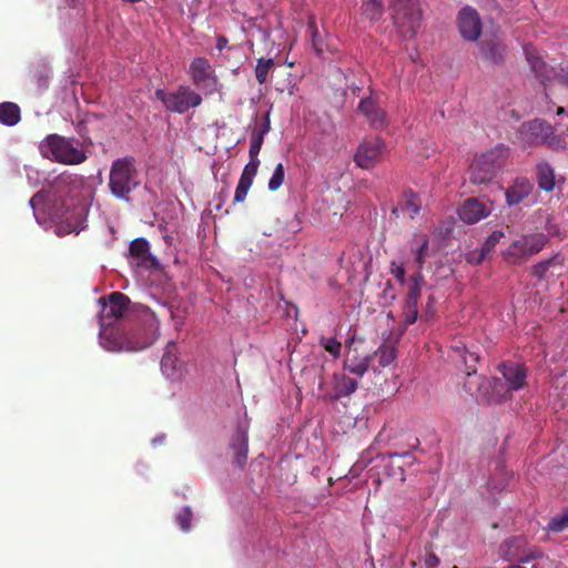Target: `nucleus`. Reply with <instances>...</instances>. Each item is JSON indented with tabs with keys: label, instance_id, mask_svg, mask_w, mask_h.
<instances>
[{
	"label": "nucleus",
	"instance_id": "nucleus-50",
	"mask_svg": "<svg viewBox=\"0 0 568 568\" xmlns=\"http://www.w3.org/2000/svg\"><path fill=\"white\" fill-rule=\"evenodd\" d=\"M557 113H558V114L564 113V108H559Z\"/></svg>",
	"mask_w": 568,
	"mask_h": 568
},
{
	"label": "nucleus",
	"instance_id": "nucleus-5",
	"mask_svg": "<svg viewBox=\"0 0 568 568\" xmlns=\"http://www.w3.org/2000/svg\"><path fill=\"white\" fill-rule=\"evenodd\" d=\"M507 150L495 148L477 156L469 168V180L475 185L490 183L505 165Z\"/></svg>",
	"mask_w": 568,
	"mask_h": 568
},
{
	"label": "nucleus",
	"instance_id": "nucleus-31",
	"mask_svg": "<svg viewBox=\"0 0 568 568\" xmlns=\"http://www.w3.org/2000/svg\"><path fill=\"white\" fill-rule=\"evenodd\" d=\"M307 27L308 30L311 31L313 49L318 58H323L325 50H329V47L324 45V41L321 38V34L316 27L315 19L313 17L310 18Z\"/></svg>",
	"mask_w": 568,
	"mask_h": 568
},
{
	"label": "nucleus",
	"instance_id": "nucleus-17",
	"mask_svg": "<svg viewBox=\"0 0 568 568\" xmlns=\"http://www.w3.org/2000/svg\"><path fill=\"white\" fill-rule=\"evenodd\" d=\"M358 379L349 377L345 373H334L332 376V392L324 394L323 398L327 402H339L344 397H349L356 392Z\"/></svg>",
	"mask_w": 568,
	"mask_h": 568
},
{
	"label": "nucleus",
	"instance_id": "nucleus-14",
	"mask_svg": "<svg viewBox=\"0 0 568 568\" xmlns=\"http://www.w3.org/2000/svg\"><path fill=\"white\" fill-rule=\"evenodd\" d=\"M384 150L385 143L382 139H366L358 145L354 161L364 170L373 169L379 162Z\"/></svg>",
	"mask_w": 568,
	"mask_h": 568
},
{
	"label": "nucleus",
	"instance_id": "nucleus-46",
	"mask_svg": "<svg viewBox=\"0 0 568 568\" xmlns=\"http://www.w3.org/2000/svg\"><path fill=\"white\" fill-rule=\"evenodd\" d=\"M439 565V558L434 554L429 552L425 557V566L427 568H436Z\"/></svg>",
	"mask_w": 568,
	"mask_h": 568
},
{
	"label": "nucleus",
	"instance_id": "nucleus-21",
	"mask_svg": "<svg viewBox=\"0 0 568 568\" xmlns=\"http://www.w3.org/2000/svg\"><path fill=\"white\" fill-rule=\"evenodd\" d=\"M459 219L467 224H475L490 214V209L476 197H469L458 207Z\"/></svg>",
	"mask_w": 568,
	"mask_h": 568
},
{
	"label": "nucleus",
	"instance_id": "nucleus-43",
	"mask_svg": "<svg viewBox=\"0 0 568 568\" xmlns=\"http://www.w3.org/2000/svg\"><path fill=\"white\" fill-rule=\"evenodd\" d=\"M192 517H193V514H192L191 509L189 507H184L176 514L175 520H176V524L180 526V528L183 531H189V529L191 527Z\"/></svg>",
	"mask_w": 568,
	"mask_h": 568
},
{
	"label": "nucleus",
	"instance_id": "nucleus-40",
	"mask_svg": "<svg viewBox=\"0 0 568 568\" xmlns=\"http://www.w3.org/2000/svg\"><path fill=\"white\" fill-rule=\"evenodd\" d=\"M284 178H285V170H284V165L282 163H278L276 166H275V170L268 181V190L274 192V191H277L283 182H284Z\"/></svg>",
	"mask_w": 568,
	"mask_h": 568
},
{
	"label": "nucleus",
	"instance_id": "nucleus-47",
	"mask_svg": "<svg viewBox=\"0 0 568 568\" xmlns=\"http://www.w3.org/2000/svg\"><path fill=\"white\" fill-rule=\"evenodd\" d=\"M558 80L560 83L568 85V67L562 68L558 74Z\"/></svg>",
	"mask_w": 568,
	"mask_h": 568
},
{
	"label": "nucleus",
	"instance_id": "nucleus-9",
	"mask_svg": "<svg viewBox=\"0 0 568 568\" xmlns=\"http://www.w3.org/2000/svg\"><path fill=\"white\" fill-rule=\"evenodd\" d=\"M30 206L36 219L40 220V212L43 219L53 221H68L73 214L69 212L65 200L49 192L39 191L30 199Z\"/></svg>",
	"mask_w": 568,
	"mask_h": 568
},
{
	"label": "nucleus",
	"instance_id": "nucleus-37",
	"mask_svg": "<svg viewBox=\"0 0 568 568\" xmlns=\"http://www.w3.org/2000/svg\"><path fill=\"white\" fill-rule=\"evenodd\" d=\"M428 243H429L428 237L426 235H422V236H419L418 246L416 247V250H414L415 263L417 265V268H419V270H422L424 266L425 257L428 252Z\"/></svg>",
	"mask_w": 568,
	"mask_h": 568
},
{
	"label": "nucleus",
	"instance_id": "nucleus-2",
	"mask_svg": "<svg viewBox=\"0 0 568 568\" xmlns=\"http://www.w3.org/2000/svg\"><path fill=\"white\" fill-rule=\"evenodd\" d=\"M140 184L136 161L126 155L112 162L109 174V189L119 200H129V194Z\"/></svg>",
	"mask_w": 568,
	"mask_h": 568
},
{
	"label": "nucleus",
	"instance_id": "nucleus-18",
	"mask_svg": "<svg viewBox=\"0 0 568 568\" xmlns=\"http://www.w3.org/2000/svg\"><path fill=\"white\" fill-rule=\"evenodd\" d=\"M354 341V336L346 341L347 353L343 363V368L357 377H362L368 371L373 355H359L356 348H352Z\"/></svg>",
	"mask_w": 568,
	"mask_h": 568
},
{
	"label": "nucleus",
	"instance_id": "nucleus-35",
	"mask_svg": "<svg viewBox=\"0 0 568 568\" xmlns=\"http://www.w3.org/2000/svg\"><path fill=\"white\" fill-rule=\"evenodd\" d=\"M374 355L378 356L381 366L386 367L394 362L396 357V351L393 346L382 345L377 351L374 352Z\"/></svg>",
	"mask_w": 568,
	"mask_h": 568
},
{
	"label": "nucleus",
	"instance_id": "nucleus-12",
	"mask_svg": "<svg viewBox=\"0 0 568 568\" xmlns=\"http://www.w3.org/2000/svg\"><path fill=\"white\" fill-rule=\"evenodd\" d=\"M499 556L509 562L530 564L544 557L540 548L530 545L521 536L511 537L499 546Z\"/></svg>",
	"mask_w": 568,
	"mask_h": 568
},
{
	"label": "nucleus",
	"instance_id": "nucleus-45",
	"mask_svg": "<svg viewBox=\"0 0 568 568\" xmlns=\"http://www.w3.org/2000/svg\"><path fill=\"white\" fill-rule=\"evenodd\" d=\"M271 130V121H270V113L267 112L265 115H264V120H263V123L254 129V133L256 134H261V136H265L268 131Z\"/></svg>",
	"mask_w": 568,
	"mask_h": 568
},
{
	"label": "nucleus",
	"instance_id": "nucleus-23",
	"mask_svg": "<svg viewBox=\"0 0 568 568\" xmlns=\"http://www.w3.org/2000/svg\"><path fill=\"white\" fill-rule=\"evenodd\" d=\"M532 191V184L526 178H518L506 189L505 197L509 206L519 204Z\"/></svg>",
	"mask_w": 568,
	"mask_h": 568
},
{
	"label": "nucleus",
	"instance_id": "nucleus-49",
	"mask_svg": "<svg viewBox=\"0 0 568 568\" xmlns=\"http://www.w3.org/2000/svg\"><path fill=\"white\" fill-rule=\"evenodd\" d=\"M547 231H548V234H550V235L558 234V229L556 226H548Z\"/></svg>",
	"mask_w": 568,
	"mask_h": 568
},
{
	"label": "nucleus",
	"instance_id": "nucleus-48",
	"mask_svg": "<svg viewBox=\"0 0 568 568\" xmlns=\"http://www.w3.org/2000/svg\"><path fill=\"white\" fill-rule=\"evenodd\" d=\"M229 40L224 36H219L216 39V49L222 51L226 48Z\"/></svg>",
	"mask_w": 568,
	"mask_h": 568
},
{
	"label": "nucleus",
	"instance_id": "nucleus-39",
	"mask_svg": "<svg viewBox=\"0 0 568 568\" xmlns=\"http://www.w3.org/2000/svg\"><path fill=\"white\" fill-rule=\"evenodd\" d=\"M463 361L465 364V373L467 376H470L473 374H476L477 367L476 364L479 361V355L476 352H470L468 349H465L463 355Z\"/></svg>",
	"mask_w": 568,
	"mask_h": 568
},
{
	"label": "nucleus",
	"instance_id": "nucleus-42",
	"mask_svg": "<svg viewBox=\"0 0 568 568\" xmlns=\"http://www.w3.org/2000/svg\"><path fill=\"white\" fill-rule=\"evenodd\" d=\"M425 285V278L422 274V270L417 268V271L410 276V285L408 287V294L415 293V295L420 296L422 287Z\"/></svg>",
	"mask_w": 568,
	"mask_h": 568
},
{
	"label": "nucleus",
	"instance_id": "nucleus-26",
	"mask_svg": "<svg viewBox=\"0 0 568 568\" xmlns=\"http://www.w3.org/2000/svg\"><path fill=\"white\" fill-rule=\"evenodd\" d=\"M420 296L415 295V293L406 294L402 311V317L404 323V329L414 324L418 318V300Z\"/></svg>",
	"mask_w": 568,
	"mask_h": 568
},
{
	"label": "nucleus",
	"instance_id": "nucleus-6",
	"mask_svg": "<svg viewBox=\"0 0 568 568\" xmlns=\"http://www.w3.org/2000/svg\"><path fill=\"white\" fill-rule=\"evenodd\" d=\"M518 139L525 148L548 144L554 149H565V142L555 135L552 126L539 119L523 123L518 130Z\"/></svg>",
	"mask_w": 568,
	"mask_h": 568
},
{
	"label": "nucleus",
	"instance_id": "nucleus-15",
	"mask_svg": "<svg viewBox=\"0 0 568 568\" xmlns=\"http://www.w3.org/2000/svg\"><path fill=\"white\" fill-rule=\"evenodd\" d=\"M457 28L463 39L475 42L481 34V19L476 9L466 6L457 14Z\"/></svg>",
	"mask_w": 568,
	"mask_h": 568
},
{
	"label": "nucleus",
	"instance_id": "nucleus-10",
	"mask_svg": "<svg viewBox=\"0 0 568 568\" xmlns=\"http://www.w3.org/2000/svg\"><path fill=\"white\" fill-rule=\"evenodd\" d=\"M101 310L99 313L100 326H113L115 324H128L126 320L132 315L130 300L121 292H112L108 300L101 297Z\"/></svg>",
	"mask_w": 568,
	"mask_h": 568
},
{
	"label": "nucleus",
	"instance_id": "nucleus-30",
	"mask_svg": "<svg viewBox=\"0 0 568 568\" xmlns=\"http://www.w3.org/2000/svg\"><path fill=\"white\" fill-rule=\"evenodd\" d=\"M129 251L133 257L140 258L142 261H151L153 264L156 263L155 258L150 254L149 242L143 237L133 240L130 244Z\"/></svg>",
	"mask_w": 568,
	"mask_h": 568
},
{
	"label": "nucleus",
	"instance_id": "nucleus-16",
	"mask_svg": "<svg viewBox=\"0 0 568 568\" xmlns=\"http://www.w3.org/2000/svg\"><path fill=\"white\" fill-rule=\"evenodd\" d=\"M524 52L531 71L540 83L546 84L552 79H558L559 73L544 61L535 47L526 44L524 47Z\"/></svg>",
	"mask_w": 568,
	"mask_h": 568
},
{
	"label": "nucleus",
	"instance_id": "nucleus-36",
	"mask_svg": "<svg viewBox=\"0 0 568 568\" xmlns=\"http://www.w3.org/2000/svg\"><path fill=\"white\" fill-rule=\"evenodd\" d=\"M568 528V508L561 514L552 517L548 523L546 529L552 532H560Z\"/></svg>",
	"mask_w": 568,
	"mask_h": 568
},
{
	"label": "nucleus",
	"instance_id": "nucleus-19",
	"mask_svg": "<svg viewBox=\"0 0 568 568\" xmlns=\"http://www.w3.org/2000/svg\"><path fill=\"white\" fill-rule=\"evenodd\" d=\"M479 50L483 59L494 65L503 64L508 55L507 45L497 36L485 38L479 44Z\"/></svg>",
	"mask_w": 568,
	"mask_h": 568
},
{
	"label": "nucleus",
	"instance_id": "nucleus-7",
	"mask_svg": "<svg viewBox=\"0 0 568 568\" xmlns=\"http://www.w3.org/2000/svg\"><path fill=\"white\" fill-rule=\"evenodd\" d=\"M548 236L544 233L525 234L515 240L504 251V260L511 265L525 264L531 256L538 254L547 244Z\"/></svg>",
	"mask_w": 568,
	"mask_h": 568
},
{
	"label": "nucleus",
	"instance_id": "nucleus-3",
	"mask_svg": "<svg viewBox=\"0 0 568 568\" xmlns=\"http://www.w3.org/2000/svg\"><path fill=\"white\" fill-rule=\"evenodd\" d=\"M75 143L78 141L73 139H67L59 134H49L40 143L39 148L41 154L47 159L67 165H77L87 160V154L74 145Z\"/></svg>",
	"mask_w": 568,
	"mask_h": 568
},
{
	"label": "nucleus",
	"instance_id": "nucleus-22",
	"mask_svg": "<svg viewBox=\"0 0 568 568\" xmlns=\"http://www.w3.org/2000/svg\"><path fill=\"white\" fill-rule=\"evenodd\" d=\"M422 210V201L419 195L410 189L403 192L396 206L393 207L392 214L399 217L400 214L408 215L414 220Z\"/></svg>",
	"mask_w": 568,
	"mask_h": 568
},
{
	"label": "nucleus",
	"instance_id": "nucleus-1",
	"mask_svg": "<svg viewBox=\"0 0 568 568\" xmlns=\"http://www.w3.org/2000/svg\"><path fill=\"white\" fill-rule=\"evenodd\" d=\"M140 327L133 329L128 324L100 326V345L109 352H138L158 338L159 322L149 307L138 310Z\"/></svg>",
	"mask_w": 568,
	"mask_h": 568
},
{
	"label": "nucleus",
	"instance_id": "nucleus-41",
	"mask_svg": "<svg viewBox=\"0 0 568 568\" xmlns=\"http://www.w3.org/2000/svg\"><path fill=\"white\" fill-rule=\"evenodd\" d=\"M556 261V256L549 257L547 260L540 261L536 265L532 266L531 274L538 280H544L549 271V268L554 265Z\"/></svg>",
	"mask_w": 568,
	"mask_h": 568
},
{
	"label": "nucleus",
	"instance_id": "nucleus-33",
	"mask_svg": "<svg viewBox=\"0 0 568 568\" xmlns=\"http://www.w3.org/2000/svg\"><path fill=\"white\" fill-rule=\"evenodd\" d=\"M274 68L273 59L260 58L255 67V78L260 84H263L267 80L268 72Z\"/></svg>",
	"mask_w": 568,
	"mask_h": 568
},
{
	"label": "nucleus",
	"instance_id": "nucleus-24",
	"mask_svg": "<svg viewBox=\"0 0 568 568\" xmlns=\"http://www.w3.org/2000/svg\"><path fill=\"white\" fill-rule=\"evenodd\" d=\"M358 110L366 116L373 128L382 129L385 126V112L377 106L374 99H362L358 104Z\"/></svg>",
	"mask_w": 568,
	"mask_h": 568
},
{
	"label": "nucleus",
	"instance_id": "nucleus-29",
	"mask_svg": "<svg viewBox=\"0 0 568 568\" xmlns=\"http://www.w3.org/2000/svg\"><path fill=\"white\" fill-rule=\"evenodd\" d=\"M20 121V108L12 102L0 103V123L13 126Z\"/></svg>",
	"mask_w": 568,
	"mask_h": 568
},
{
	"label": "nucleus",
	"instance_id": "nucleus-44",
	"mask_svg": "<svg viewBox=\"0 0 568 568\" xmlns=\"http://www.w3.org/2000/svg\"><path fill=\"white\" fill-rule=\"evenodd\" d=\"M390 274L399 282L400 285L406 283V271L403 264H397L396 262H390Z\"/></svg>",
	"mask_w": 568,
	"mask_h": 568
},
{
	"label": "nucleus",
	"instance_id": "nucleus-34",
	"mask_svg": "<svg viewBox=\"0 0 568 568\" xmlns=\"http://www.w3.org/2000/svg\"><path fill=\"white\" fill-rule=\"evenodd\" d=\"M362 10L368 19L377 20L383 13V6L381 0H364Z\"/></svg>",
	"mask_w": 568,
	"mask_h": 568
},
{
	"label": "nucleus",
	"instance_id": "nucleus-11",
	"mask_svg": "<svg viewBox=\"0 0 568 568\" xmlns=\"http://www.w3.org/2000/svg\"><path fill=\"white\" fill-rule=\"evenodd\" d=\"M263 142L264 138L261 136V134L252 132L248 150L250 162L244 166L240 176L234 194V203H242L246 199L260 166L258 153L262 149Z\"/></svg>",
	"mask_w": 568,
	"mask_h": 568
},
{
	"label": "nucleus",
	"instance_id": "nucleus-28",
	"mask_svg": "<svg viewBox=\"0 0 568 568\" xmlns=\"http://www.w3.org/2000/svg\"><path fill=\"white\" fill-rule=\"evenodd\" d=\"M161 367L163 373L171 379H178L182 376V364L178 357L170 352L163 355Z\"/></svg>",
	"mask_w": 568,
	"mask_h": 568
},
{
	"label": "nucleus",
	"instance_id": "nucleus-8",
	"mask_svg": "<svg viewBox=\"0 0 568 568\" xmlns=\"http://www.w3.org/2000/svg\"><path fill=\"white\" fill-rule=\"evenodd\" d=\"M154 94L168 111L179 114H183L190 109L200 106L203 101L200 93L185 84L179 85L175 91L171 92L163 89H156Z\"/></svg>",
	"mask_w": 568,
	"mask_h": 568
},
{
	"label": "nucleus",
	"instance_id": "nucleus-32",
	"mask_svg": "<svg viewBox=\"0 0 568 568\" xmlns=\"http://www.w3.org/2000/svg\"><path fill=\"white\" fill-rule=\"evenodd\" d=\"M504 236L505 234L503 231H494L484 242L477 262L480 263L486 257V255L491 253L495 246L500 242V240Z\"/></svg>",
	"mask_w": 568,
	"mask_h": 568
},
{
	"label": "nucleus",
	"instance_id": "nucleus-38",
	"mask_svg": "<svg viewBox=\"0 0 568 568\" xmlns=\"http://www.w3.org/2000/svg\"><path fill=\"white\" fill-rule=\"evenodd\" d=\"M320 345L334 358L339 357L342 344L335 337H321Z\"/></svg>",
	"mask_w": 568,
	"mask_h": 568
},
{
	"label": "nucleus",
	"instance_id": "nucleus-4",
	"mask_svg": "<svg viewBox=\"0 0 568 568\" xmlns=\"http://www.w3.org/2000/svg\"><path fill=\"white\" fill-rule=\"evenodd\" d=\"M394 26L404 38L416 36L422 21L419 0H389Z\"/></svg>",
	"mask_w": 568,
	"mask_h": 568
},
{
	"label": "nucleus",
	"instance_id": "nucleus-20",
	"mask_svg": "<svg viewBox=\"0 0 568 568\" xmlns=\"http://www.w3.org/2000/svg\"><path fill=\"white\" fill-rule=\"evenodd\" d=\"M498 369L505 378L509 392L519 390L526 386L527 369L524 364L508 361L501 363Z\"/></svg>",
	"mask_w": 568,
	"mask_h": 568
},
{
	"label": "nucleus",
	"instance_id": "nucleus-13",
	"mask_svg": "<svg viewBox=\"0 0 568 568\" xmlns=\"http://www.w3.org/2000/svg\"><path fill=\"white\" fill-rule=\"evenodd\" d=\"M189 74L192 83L205 94H213L217 91L219 79L206 58H194L190 63Z\"/></svg>",
	"mask_w": 568,
	"mask_h": 568
},
{
	"label": "nucleus",
	"instance_id": "nucleus-25",
	"mask_svg": "<svg viewBox=\"0 0 568 568\" xmlns=\"http://www.w3.org/2000/svg\"><path fill=\"white\" fill-rule=\"evenodd\" d=\"M230 447L234 453V462L240 467H243L246 463L248 452L247 433L242 428H237L231 438Z\"/></svg>",
	"mask_w": 568,
	"mask_h": 568
},
{
	"label": "nucleus",
	"instance_id": "nucleus-27",
	"mask_svg": "<svg viewBox=\"0 0 568 568\" xmlns=\"http://www.w3.org/2000/svg\"><path fill=\"white\" fill-rule=\"evenodd\" d=\"M536 170L538 186L546 192H551L556 184L554 169L547 162H540Z\"/></svg>",
	"mask_w": 568,
	"mask_h": 568
}]
</instances>
